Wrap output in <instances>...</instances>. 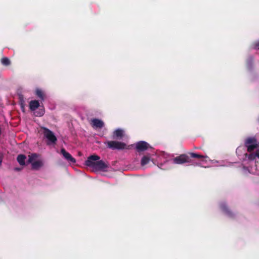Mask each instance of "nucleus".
<instances>
[{
    "instance_id": "1",
    "label": "nucleus",
    "mask_w": 259,
    "mask_h": 259,
    "mask_svg": "<svg viewBox=\"0 0 259 259\" xmlns=\"http://www.w3.org/2000/svg\"><path fill=\"white\" fill-rule=\"evenodd\" d=\"M100 157L97 155L89 156L85 161V165L97 170H103L109 167V164L103 160H99Z\"/></svg>"
},
{
    "instance_id": "2",
    "label": "nucleus",
    "mask_w": 259,
    "mask_h": 259,
    "mask_svg": "<svg viewBox=\"0 0 259 259\" xmlns=\"http://www.w3.org/2000/svg\"><path fill=\"white\" fill-rule=\"evenodd\" d=\"M41 129L43 130L44 137L48 140L47 145L55 144L57 139L53 132L45 127H42Z\"/></svg>"
},
{
    "instance_id": "3",
    "label": "nucleus",
    "mask_w": 259,
    "mask_h": 259,
    "mask_svg": "<svg viewBox=\"0 0 259 259\" xmlns=\"http://www.w3.org/2000/svg\"><path fill=\"white\" fill-rule=\"evenodd\" d=\"M244 145L247 147L248 152H251L258 147L257 140L254 137H248L244 142Z\"/></svg>"
},
{
    "instance_id": "4",
    "label": "nucleus",
    "mask_w": 259,
    "mask_h": 259,
    "mask_svg": "<svg viewBox=\"0 0 259 259\" xmlns=\"http://www.w3.org/2000/svg\"><path fill=\"white\" fill-rule=\"evenodd\" d=\"M107 147L112 150H122L125 149L126 144L116 141H109L105 143Z\"/></svg>"
},
{
    "instance_id": "5",
    "label": "nucleus",
    "mask_w": 259,
    "mask_h": 259,
    "mask_svg": "<svg viewBox=\"0 0 259 259\" xmlns=\"http://www.w3.org/2000/svg\"><path fill=\"white\" fill-rule=\"evenodd\" d=\"M174 163L182 164L185 163H188L190 161L189 157L188 155L185 154H181L180 156H177L173 159Z\"/></svg>"
},
{
    "instance_id": "6",
    "label": "nucleus",
    "mask_w": 259,
    "mask_h": 259,
    "mask_svg": "<svg viewBox=\"0 0 259 259\" xmlns=\"http://www.w3.org/2000/svg\"><path fill=\"white\" fill-rule=\"evenodd\" d=\"M136 148L138 152H142L147 150L149 148H151V146L146 142L142 141L136 144Z\"/></svg>"
},
{
    "instance_id": "7",
    "label": "nucleus",
    "mask_w": 259,
    "mask_h": 259,
    "mask_svg": "<svg viewBox=\"0 0 259 259\" xmlns=\"http://www.w3.org/2000/svg\"><path fill=\"white\" fill-rule=\"evenodd\" d=\"M60 153L68 162L71 163L76 162L75 159L73 158L69 152H67L64 148L61 149Z\"/></svg>"
},
{
    "instance_id": "8",
    "label": "nucleus",
    "mask_w": 259,
    "mask_h": 259,
    "mask_svg": "<svg viewBox=\"0 0 259 259\" xmlns=\"http://www.w3.org/2000/svg\"><path fill=\"white\" fill-rule=\"evenodd\" d=\"M220 207L221 210L229 217L233 218L234 217V213L229 209L225 202L220 203Z\"/></svg>"
},
{
    "instance_id": "9",
    "label": "nucleus",
    "mask_w": 259,
    "mask_h": 259,
    "mask_svg": "<svg viewBox=\"0 0 259 259\" xmlns=\"http://www.w3.org/2000/svg\"><path fill=\"white\" fill-rule=\"evenodd\" d=\"M91 124L93 127L96 128H102L104 126V122L99 119L94 118L91 121Z\"/></svg>"
},
{
    "instance_id": "10",
    "label": "nucleus",
    "mask_w": 259,
    "mask_h": 259,
    "mask_svg": "<svg viewBox=\"0 0 259 259\" xmlns=\"http://www.w3.org/2000/svg\"><path fill=\"white\" fill-rule=\"evenodd\" d=\"M123 137V131L121 129H117L114 131L112 138L114 139L120 140Z\"/></svg>"
},
{
    "instance_id": "11",
    "label": "nucleus",
    "mask_w": 259,
    "mask_h": 259,
    "mask_svg": "<svg viewBox=\"0 0 259 259\" xmlns=\"http://www.w3.org/2000/svg\"><path fill=\"white\" fill-rule=\"evenodd\" d=\"M40 106L37 100H32L29 102V108L31 111H35Z\"/></svg>"
},
{
    "instance_id": "12",
    "label": "nucleus",
    "mask_w": 259,
    "mask_h": 259,
    "mask_svg": "<svg viewBox=\"0 0 259 259\" xmlns=\"http://www.w3.org/2000/svg\"><path fill=\"white\" fill-rule=\"evenodd\" d=\"M32 169L34 170H38L43 166V162L41 160L35 161L31 163Z\"/></svg>"
},
{
    "instance_id": "13",
    "label": "nucleus",
    "mask_w": 259,
    "mask_h": 259,
    "mask_svg": "<svg viewBox=\"0 0 259 259\" xmlns=\"http://www.w3.org/2000/svg\"><path fill=\"white\" fill-rule=\"evenodd\" d=\"M26 159V157L25 155L20 154L18 155L17 158V160L19 163L21 165H25V160Z\"/></svg>"
},
{
    "instance_id": "14",
    "label": "nucleus",
    "mask_w": 259,
    "mask_h": 259,
    "mask_svg": "<svg viewBox=\"0 0 259 259\" xmlns=\"http://www.w3.org/2000/svg\"><path fill=\"white\" fill-rule=\"evenodd\" d=\"M35 95L41 100L44 101L45 100V95L41 90L37 89L35 91Z\"/></svg>"
},
{
    "instance_id": "15",
    "label": "nucleus",
    "mask_w": 259,
    "mask_h": 259,
    "mask_svg": "<svg viewBox=\"0 0 259 259\" xmlns=\"http://www.w3.org/2000/svg\"><path fill=\"white\" fill-rule=\"evenodd\" d=\"M38 157V155L36 153H32L28 156V159L27 161V163H31L35 161Z\"/></svg>"
},
{
    "instance_id": "16",
    "label": "nucleus",
    "mask_w": 259,
    "mask_h": 259,
    "mask_svg": "<svg viewBox=\"0 0 259 259\" xmlns=\"http://www.w3.org/2000/svg\"><path fill=\"white\" fill-rule=\"evenodd\" d=\"M150 160V157L147 155L144 156L141 160V165L143 166L148 164Z\"/></svg>"
},
{
    "instance_id": "17",
    "label": "nucleus",
    "mask_w": 259,
    "mask_h": 259,
    "mask_svg": "<svg viewBox=\"0 0 259 259\" xmlns=\"http://www.w3.org/2000/svg\"><path fill=\"white\" fill-rule=\"evenodd\" d=\"M1 63L5 66H8L11 64L10 59L7 57H3L1 60Z\"/></svg>"
},
{
    "instance_id": "18",
    "label": "nucleus",
    "mask_w": 259,
    "mask_h": 259,
    "mask_svg": "<svg viewBox=\"0 0 259 259\" xmlns=\"http://www.w3.org/2000/svg\"><path fill=\"white\" fill-rule=\"evenodd\" d=\"M45 114V109L44 108L39 109L38 111L35 112V116L40 117Z\"/></svg>"
},
{
    "instance_id": "19",
    "label": "nucleus",
    "mask_w": 259,
    "mask_h": 259,
    "mask_svg": "<svg viewBox=\"0 0 259 259\" xmlns=\"http://www.w3.org/2000/svg\"><path fill=\"white\" fill-rule=\"evenodd\" d=\"M189 154L190 155L191 157L192 158H202L205 157L204 156L200 154H198L197 153H190Z\"/></svg>"
},
{
    "instance_id": "20",
    "label": "nucleus",
    "mask_w": 259,
    "mask_h": 259,
    "mask_svg": "<svg viewBox=\"0 0 259 259\" xmlns=\"http://www.w3.org/2000/svg\"><path fill=\"white\" fill-rule=\"evenodd\" d=\"M255 157H257L259 158V149L257 150L255 153V155H254L252 154L249 155V158L250 159H253Z\"/></svg>"
},
{
    "instance_id": "21",
    "label": "nucleus",
    "mask_w": 259,
    "mask_h": 259,
    "mask_svg": "<svg viewBox=\"0 0 259 259\" xmlns=\"http://www.w3.org/2000/svg\"><path fill=\"white\" fill-rule=\"evenodd\" d=\"M255 49H259V41L255 45Z\"/></svg>"
},
{
    "instance_id": "22",
    "label": "nucleus",
    "mask_w": 259,
    "mask_h": 259,
    "mask_svg": "<svg viewBox=\"0 0 259 259\" xmlns=\"http://www.w3.org/2000/svg\"><path fill=\"white\" fill-rule=\"evenodd\" d=\"M15 170H17V171H19V170H21V168H18V167H16L15 168Z\"/></svg>"
},
{
    "instance_id": "23",
    "label": "nucleus",
    "mask_w": 259,
    "mask_h": 259,
    "mask_svg": "<svg viewBox=\"0 0 259 259\" xmlns=\"http://www.w3.org/2000/svg\"><path fill=\"white\" fill-rule=\"evenodd\" d=\"M2 162V158L0 157V165H1Z\"/></svg>"
},
{
    "instance_id": "24",
    "label": "nucleus",
    "mask_w": 259,
    "mask_h": 259,
    "mask_svg": "<svg viewBox=\"0 0 259 259\" xmlns=\"http://www.w3.org/2000/svg\"><path fill=\"white\" fill-rule=\"evenodd\" d=\"M1 133H2V131H1V129L0 128V135H1Z\"/></svg>"
}]
</instances>
